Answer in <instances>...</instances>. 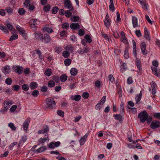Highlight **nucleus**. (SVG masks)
<instances>
[{
  "instance_id": "obj_1",
  "label": "nucleus",
  "mask_w": 160,
  "mask_h": 160,
  "mask_svg": "<svg viewBox=\"0 0 160 160\" xmlns=\"http://www.w3.org/2000/svg\"><path fill=\"white\" fill-rule=\"evenodd\" d=\"M148 117V114L146 111H142L139 113L138 115V118L142 123L144 122Z\"/></svg>"
},
{
  "instance_id": "obj_2",
  "label": "nucleus",
  "mask_w": 160,
  "mask_h": 160,
  "mask_svg": "<svg viewBox=\"0 0 160 160\" xmlns=\"http://www.w3.org/2000/svg\"><path fill=\"white\" fill-rule=\"evenodd\" d=\"M46 103L48 107L50 109H52L55 107L56 103L52 98H48L46 100Z\"/></svg>"
},
{
  "instance_id": "obj_3",
  "label": "nucleus",
  "mask_w": 160,
  "mask_h": 160,
  "mask_svg": "<svg viewBox=\"0 0 160 160\" xmlns=\"http://www.w3.org/2000/svg\"><path fill=\"white\" fill-rule=\"evenodd\" d=\"M64 5L65 7L69 9L71 11H72L74 9L70 0H64Z\"/></svg>"
},
{
  "instance_id": "obj_4",
  "label": "nucleus",
  "mask_w": 160,
  "mask_h": 160,
  "mask_svg": "<svg viewBox=\"0 0 160 160\" xmlns=\"http://www.w3.org/2000/svg\"><path fill=\"white\" fill-rule=\"evenodd\" d=\"M160 127V122L157 120H154L151 122L150 128L152 129H155Z\"/></svg>"
},
{
  "instance_id": "obj_5",
  "label": "nucleus",
  "mask_w": 160,
  "mask_h": 160,
  "mask_svg": "<svg viewBox=\"0 0 160 160\" xmlns=\"http://www.w3.org/2000/svg\"><path fill=\"white\" fill-rule=\"evenodd\" d=\"M37 19H32L30 20L29 22V24L31 28L33 31H35L36 28V22Z\"/></svg>"
},
{
  "instance_id": "obj_6",
  "label": "nucleus",
  "mask_w": 160,
  "mask_h": 160,
  "mask_svg": "<svg viewBox=\"0 0 160 160\" xmlns=\"http://www.w3.org/2000/svg\"><path fill=\"white\" fill-rule=\"evenodd\" d=\"M111 23V20L109 18V16L108 13L106 15L104 20V24L106 27L109 28Z\"/></svg>"
},
{
  "instance_id": "obj_7",
  "label": "nucleus",
  "mask_w": 160,
  "mask_h": 160,
  "mask_svg": "<svg viewBox=\"0 0 160 160\" xmlns=\"http://www.w3.org/2000/svg\"><path fill=\"white\" fill-rule=\"evenodd\" d=\"M140 48L142 54L143 55L147 54V51L146 49V45L145 42H143L141 43Z\"/></svg>"
},
{
  "instance_id": "obj_8",
  "label": "nucleus",
  "mask_w": 160,
  "mask_h": 160,
  "mask_svg": "<svg viewBox=\"0 0 160 160\" xmlns=\"http://www.w3.org/2000/svg\"><path fill=\"white\" fill-rule=\"evenodd\" d=\"M60 144V142L59 141L56 142L55 143L51 142L48 145V147L49 148L53 149L55 147L56 148L59 146Z\"/></svg>"
},
{
  "instance_id": "obj_9",
  "label": "nucleus",
  "mask_w": 160,
  "mask_h": 160,
  "mask_svg": "<svg viewBox=\"0 0 160 160\" xmlns=\"http://www.w3.org/2000/svg\"><path fill=\"white\" fill-rule=\"evenodd\" d=\"M152 70L153 74L157 76H160V70L158 68L151 67Z\"/></svg>"
},
{
  "instance_id": "obj_10",
  "label": "nucleus",
  "mask_w": 160,
  "mask_h": 160,
  "mask_svg": "<svg viewBox=\"0 0 160 160\" xmlns=\"http://www.w3.org/2000/svg\"><path fill=\"white\" fill-rule=\"evenodd\" d=\"M34 36L38 40H43V34L40 32H37L34 33Z\"/></svg>"
},
{
  "instance_id": "obj_11",
  "label": "nucleus",
  "mask_w": 160,
  "mask_h": 160,
  "mask_svg": "<svg viewBox=\"0 0 160 160\" xmlns=\"http://www.w3.org/2000/svg\"><path fill=\"white\" fill-rule=\"evenodd\" d=\"M30 120V118H28L26 119L23 123L22 128L24 130H27L28 128Z\"/></svg>"
},
{
  "instance_id": "obj_12",
  "label": "nucleus",
  "mask_w": 160,
  "mask_h": 160,
  "mask_svg": "<svg viewBox=\"0 0 160 160\" xmlns=\"http://www.w3.org/2000/svg\"><path fill=\"white\" fill-rule=\"evenodd\" d=\"M14 71L18 74H21L22 73L23 68L22 67L17 66L14 68Z\"/></svg>"
},
{
  "instance_id": "obj_13",
  "label": "nucleus",
  "mask_w": 160,
  "mask_h": 160,
  "mask_svg": "<svg viewBox=\"0 0 160 160\" xmlns=\"http://www.w3.org/2000/svg\"><path fill=\"white\" fill-rule=\"evenodd\" d=\"M44 40V42L47 43L50 42L51 41V38L50 36L47 34H45L44 35V38H43Z\"/></svg>"
},
{
  "instance_id": "obj_14",
  "label": "nucleus",
  "mask_w": 160,
  "mask_h": 160,
  "mask_svg": "<svg viewBox=\"0 0 160 160\" xmlns=\"http://www.w3.org/2000/svg\"><path fill=\"white\" fill-rule=\"evenodd\" d=\"M89 48L87 47H86L83 49L81 48H80L78 50V52L81 54H82L84 53H87L89 52Z\"/></svg>"
},
{
  "instance_id": "obj_15",
  "label": "nucleus",
  "mask_w": 160,
  "mask_h": 160,
  "mask_svg": "<svg viewBox=\"0 0 160 160\" xmlns=\"http://www.w3.org/2000/svg\"><path fill=\"white\" fill-rule=\"evenodd\" d=\"M132 42L133 44V53L135 58H137V54L136 53V42L133 39L132 40Z\"/></svg>"
},
{
  "instance_id": "obj_16",
  "label": "nucleus",
  "mask_w": 160,
  "mask_h": 160,
  "mask_svg": "<svg viewBox=\"0 0 160 160\" xmlns=\"http://www.w3.org/2000/svg\"><path fill=\"white\" fill-rule=\"evenodd\" d=\"M13 103V101L12 100L8 99L4 101V105L5 106L8 107V108H9L10 105H11Z\"/></svg>"
},
{
  "instance_id": "obj_17",
  "label": "nucleus",
  "mask_w": 160,
  "mask_h": 160,
  "mask_svg": "<svg viewBox=\"0 0 160 160\" xmlns=\"http://www.w3.org/2000/svg\"><path fill=\"white\" fill-rule=\"evenodd\" d=\"M70 27L72 29H78L80 28V25L78 23H73L71 24Z\"/></svg>"
},
{
  "instance_id": "obj_18",
  "label": "nucleus",
  "mask_w": 160,
  "mask_h": 160,
  "mask_svg": "<svg viewBox=\"0 0 160 160\" xmlns=\"http://www.w3.org/2000/svg\"><path fill=\"white\" fill-rule=\"evenodd\" d=\"M2 71L5 74H8L10 71V67L8 65L5 66L3 68Z\"/></svg>"
},
{
  "instance_id": "obj_19",
  "label": "nucleus",
  "mask_w": 160,
  "mask_h": 160,
  "mask_svg": "<svg viewBox=\"0 0 160 160\" xmlns=\"http://www.w3.org/2000/svg\"><path fill=\"white\" fill-rule=\"evenodd\" d=\"M65 49L68 51L70 53H72L74 50V47L71 45H68L65 47Z\"/></svg>"
},
{
  "instance_id": "obj_20",
  "label": "nucleus",
  "mask_w": 160,
  "mask_h": 160,
  "mask_svg": "<svg viewBox=\"0 0 160 160\" xmlns=\"http://www.w3.org/2000/svg\"><path fill=\"white\" fill-rule=\"evenodd\" d=\"M144 38L146 40H150L149 33L146 27L144 28Z\"/></svg>"
},
{
  "instance_id": "obj_21",
  "label": "nucleus",
  "mask_w": 160,
  "mask_h": 160,
  "mask_svg": "<svg viewBox=\"0 0 160 160\" xmlns=\"http://www.w3.org/2000/svg\"><path fill=\"white\" fill-rule=\"evenodd\" d=\"M132 20L133 27L134 28L138 27L137 18L136 17H132Z\"/></svg>"
},
{
  "instance_id": "obj_22",
  "label": "nucleus",
  "mask_w": 160,
  "mask_h": 160,
  "mask_svg": "<svg viewBox=\"0 0 160 160\" xmlns=\"http://www.w3.org/2000/svg\"><path fill=\"white\" fill-rule=\"evenodd\" d=\"M88 134L86 133L84 136L82 137L79 140L80 144L81 145L84 144L86 142L87 138L88 136Z\"/></svg>"
},
{
  "instance_id": "obj_23",
  "label": "nucleus",
  "mask_w": 160,
  "mask_h": 160,
  "mask_svg": "<svg viewBox=\"0 0 160 160\" xmlns=\"http://www.w3.org/2000/svg\"><path fill=\"white\" fill-rule=\"evenodd\" d=\"M38 87V84L36 82H32L29 84V87L32 90L35 89Z\"/></svg>"
},
{
  "instance_id": "obj_24",
  "label": "nucleus",
  "mask_w": 160,
  "mask_h": 160,
  "mask_svg": "<svg viewBox=\"0 0 160 160\" xmlns=\"http://www.w3.org/2000/svg\"><path fill=\"white\" fill-rule=\"evenodd\" d=\"M81 98V96L79 95H77L74 96L72 95L71 97V99L72 100H74L77 102L79 101Z\"/></svg>"
},
{
  "instance_id": "obj_25",
  "label": "nucleus",
  "mask_w": 160,
  "mask_h": 160,
  "mask_svg": "<svg viewBox=\"0 0 160 160\" xmlns=\"http://www.w3.org/2000/svg\"><path fill=\"white\" fill-rule=\"evenodd\" d=\"M48 136L46 137V138H40L38 141V145H40L41 143H44L47 140H48Z\"/></svg>"
},
{
  "instance_id": "obj_26",
  "label": "nucleus",
  "mask_w": 160,
  "mask_h": 160,
  "mask_svg": "<svg viewBox=\"0 0 160 160\" xmlns=\"http://www.w3.org/2000/svg\"><path fill=\"white\" fill-rule=\"evenodd\" d=\"M78 73L77 70L74 68H72L70 70V73L72 76H76Z\"/></svg>"
},
{
  "instance_id": "obj_27",
  "label": "nucleus",
  "mask_w": 160,
  "mask_h": 160,
  "mask_svg": "<svg viewBox=\"0 0 160 160\" xmlns=\"http://www.w3.org/2000/svg\"><path fill=\"white\" fill-rule=\"evenodd\" d=\"M120 68V70L123 73L124 72L127 68L126 64L123 63L121 65Z\"/></svg>"
},
{
  "instance_id": "obj_28",
  "label": "nucleus",
  "mask_w": 160,
  "mask_h": 160,
  "mask_svg": "<svg viewBox=\"0 0 160 160\" xmlns=\"http://www.w3.org/2000/svg\"><path fill=\"white\" fill-rule=\"evenodd\" d=\"M43 30L44 32H46L48 33H52L53 32V30L51 28L47 26L43 28Z\"/></svg>"
},
{
  "instance_id": "obj_29",
  "label": "nucleus",
  "mask_w": 160,
  "mask_h": 160,
  "mask_svg": "<svg viewBox=\"0 0 160 160\" xmlns=\"http://www.w3.org/2000/svg\"><path fill=\"white\" fill-rule=\"evenodd\" d=\"M60 79L61 82H65L67 79V76L66 74H63L61 76Z\"/></svg>"
},
{
  "instance_id": "obj_30",
  "label": "nucleus",
  "mask_w": 160,
  "mask_h": 160,
  "mask_svg": "<svg viewBox=\"0 0 160 160\" xmlns=\"http://www.w3.org/2000/svg\"><path fill=\"white\" fill-rule=\"evenodd\" d=\"M7 27L10 31L12 32L13 31H14V28L13 27L12 25L9 23H8L7 24Z\"/></svg>"
},
{
  "instance_id": "obj_31",
  "label": "nucleus",
  "mask_w": 160,
  "mask_h": 160,
  "mask_svg": "<svg viewBox=\"0 0 160 160\" xmlns=\"http://www.w3.org/2000/svg\"><path fill=\"white\" fill-rule=\"evenodd\" d=\"M52 72L51 69L47 68L46 69L45 72V74L47 76L49 77L52 74Z\"/></svg>"
},
{
  "instance_id": "obj_32",
  "label": "nucleus",
  "mask_w": 160,
  "mask_h": 160,
  "mask_svg": "<svg viewBox=\"0 0 160 160\" xmlns=\"http://www.w3.org/2000/svg\"><path fill=\"white\" fill-rule=\"evenodd\" d=\"M62 56L65 58H68L70 55V52L66 50L64 51L62 53Z\"/></svg>"
},
{
  "instance_id": "obj_33",
  "label": "nucleus",
  "mask_w": 160,
  "mask_h": 160,
  "mask_svg": "<svg viewBox=\"0 0 160 160\" xmlns=\"http://www.w3.org/2000/svg\"><path fill=\"white\" fill-rule=\"evenodd\" d=\"M71 19L72 21L76 22L79 20V18L77 16H71Z\"/></svg>"
},
{
  "instance_id": "obj_34",
  "label": "nucleus",
  "mask_w": 160,
  "mask_h": 160,
  "mask_svg": "<svg viewBox=\"0 0 160 160\" xmlns=\"http://www.w3.org/2000/svg\"><path fill=\"white\" fill-rule=\"evenodd\" d=\"M48 128L47 127L46 128H45L42 130L38 131V134L45 133L48 131Z\"/></svg>"
},
{
  "instance_id": "obj_35",
  "label": "nucleus",
  "mask_w": 160,
  "mask_h": 160,
  "mask_svg": "<svg viewBox=\"0 0 160 160\" xmlns=\"http://www.w3.org/2000/svg\"><path fill=\"white\" fill-rule=\"evenodd\" d=\"M62 50V48L61 47H56L54 49L55 52L57 53H59Z\"/></svg>"
},
{
  "instance_id": "obj_36",
  "label": "nucleus",
  "mask_w": 160,
  "mask_h": 160,
  "mask_svg": "<svg viewBox=\"0 0 160 160\" xmlns=\"http://www.w3.org/2000/svg\"><path fill=\"white\" fill-rule=\"evenodd\" d=\"M18 38V35L17 34H13L10 38L9 41L10 42H12L14 40H16Z\"/></svg>"
},
{
  "instance_id": "obj_37",
  "label": "nucleus",
  "mask_w": 160,
  "mask_h": 160,
  "mask_svg": "<svg viewBox=\"0 0 160 160\" xmlns=\"http://www.w3.org/2000/svg\"><path fill=\"white\" fill-rule=\"evenodd\" d=\"M71 62V60L70 59H66L64 60V63L65 65L68 66L69 65Z\"/></svg>"
},
{
  "instance_id": "obj_38",
  "label": "nucleus",
  "mask_w": 160,
  "mask_h": 160,
  "mask_svg": "<svg viewBox=\"0 0 160 160\" xmlns=\"http://www.w3.org/2000/svg\"><path fill=\"white\" fill-rule=\"evenodd\" d=\"M8 107H7L4 106V107L2 108L0 110V112L2 114H4L8 110Z\"/></svg>"
},
{
  "instance_id": "obj_39",
  "label": "nucleus",
  "mask_w": 160,
  "mask_h": 160,
  "mask_svg": "<svg viewBox=\"0 0 160 160\" xmlns=\"http://www.w3.org/2000/svg\"><path fill=\"white\" fill-rule=\"evenodd\" d=\"M124 103L122 102H121L120 103V112L121 113H123L124 112Z\"/></svg>"
},
{
  "instance_id": "obj_40",
  "label": "nucleus",
  "mask_w": 160,
  "mask_h": 160,
  "mask_svg": "<svg viewBox=\"0 0 160 160\" xmlns=\"http://www.w3.org/2000/svg\"><path fill=\"white\" fill-rule=\"evenodd\" d=\"M85 38L86 40V41L88 43H90L92 41L90 37L88 35H86L85 36Z\"/></svg>"
},
{
  "instance_id": "obj_41",
  "label": "nucleus",
  "mask_w": 160,
  "mask_h": 160,
  "mask_svg": "<svg viewBox=\"0 0 160 160\" xmlns=\"http://www.w3.org/2000/svg\"><path fill=\"white\" fill-rule=\"evenodd\" d=\"M138 70L137 72H138V74L139 75H141L142 74V65H139L137 66Z\"/></svg>"
},
{
  "instance_id": "obj_42",
  "label": "nucleus",
  "mask_w": 160,
  "mask_h": 160,
  "mask_svg": "<svg viewBox=\"0 0 160 160\" xmlns=\"http://www.w3.org/2000/svg\"><path fill=\"white\" fill-rule=\"evenodd\" d=\"M71 11L70 10H67L65 11L64 14L67 17L69 18L71 16L72 13Z\"/></svg>"
},
{
  "instance_id": "obj_43",
  "label": "nucleus",
  "mask_w": 160,
  "mask_h": 160,
  "mask_svg": "<svg viewBox=\"0 0 160 160\" xmlns=\"http://www.w3.org/2000/svg\"><path fill=\"white\" fill-rule=\"evenodd\" d=\"M113 117L115 119L120 121L122 119V116L120 115L116 114L113 115Z\"/></svg>"
},
{
  "instance_id": "obj_44",
  "label": "nucleus",
  "mask_w": 160,
  "mask_h": 160,
  "mask_svg": "<svg viewBox=\"0 0 160 160\" xmlns=\"http://www.w3.org/2000/svg\"><path fill=\"white\" fill-rule=\"evenodd\" d=\"M48 86L50 88H52L55 86V82L53 81H49L48 84Z\"/></svg>"
},
{
  "instance_id": "obj_45",
  "label": "nucleus",
  "mask_w": 160,
  "mask_h": 160,
  "mask_svg": "<svg viewBox=\"0 0 160 160\" xmlns=\"http://www.w3.org/2000/svg\"><path fill=\"white\" fill-rule=\"evenodd\" d=\"M142 97L141 96H139L137 94L135 97V100L136 101V103L138 104H140L139 102L141 99Z\"/></svg>"
},
{
  "instance_id": "obj_46",
  "label": "nucleus",
  "mask_w": 160,
  "mask_h": 160,
  "mask_svg": "<svg viewBox=\"0 0 160 160\" xmlns=\"http://www.w3.org/2000/svg\"><path fill=\"white\" fill-rule=\"evenodd\" d=\"M25 12V10L22 8H20L18 9V13L21 15H24Z\"/></svg>"
},
{
  "instance_id": "obj_47",
  "label": "nucleus",
  "mask_w": 160,
  "mask_h": 160,
  "mask_svg": "<svg viewBox=\"0 0 160 160\" xmlns=\"http://www.w3.org/2000/svg\"><path fill=\"white\" fill-rule=\"evenodd\" d=\"M22 89L23 90L25 91H27L29 89V86L28 85L26 84H23L22 86Z\"/></svg>"
},
{
  "instance_id": "obj_48",
  "label": "nucleus",
  "mask_w": 160,
  "mask_h": 160,
  "mask_svg": "<svg viewBox=\"0 0 160 160\" xmlns=\"http://www.w3.org/2000/svg\"><path fill=\"white\" fill-rule=\"evenodd\" d=\"M128 48H126L125 51H124V57L126 58H129V53H128Z\"/></svg>"
},
{
  "instance_id": "obj_49",
  "label": "nucleus",
  "mask_w": 160,
  "mask_h": 160,
  "mask_svg": "<svg viewBox=\"0 0 160 160\" xmlns=\"http://www.w3.org/2000/svg\"><path fill=\"white\" fill-rule=\"evenodd\" d=\"M8 126L12 131H15L16 130V127L14 126V124L12 122L9 123L8 124Z\"/></svg>"
},
{
  "instance_id": "obj_50",
  "label": "nucleus",
  "mask_w": 160,
  "mask_h": 160,
  "mask_svg": "<svg viewBox=\"0 0 160 160\" xmlns=\"http://www.w3.org/2000/svg\"><path fill=\"white\" fill-rule=\"evenodd\" d=\"M16 28L18 30V31L19 32L20 34L22 33V32H24L25 31L23 28L21 27L20 26L18 25H17L16 27Z\"/></svg>"
},
{
  "instance_id": "obj_51",
  "label": "nucleus",
  "mask_w": 160,
  "mask_h": 160,
  "mask_svg": "<svg viewBox=\"0 0 160 160\" xmlns=\"http://www.w3.org/2000/svg\"><path fill=\"white\" fill-rule=\"evenodd\" d=\"M46 148L45 146H43L37 150V151L38 152H43L45 150H46Z\"/></svg>"
},
{
  "instance_id": "obj_52",
  "label": "nucleus",
  "mask_w": 160,
  "mask_h": 160,
  "mask_svg": "<svg viewBox=\"0 0 160 160\" xmlns=\"http://www.w3.org/2000/svg\"><path fill=\"white\" fill-rule=\"evenodd\" d=\"M38 94L39 92L37 90H33L32 93V95L34 97H37Z\"/></svg>"
},
{
  "instance_id": "obj_53",
  "label": "nucleus",
  "mask_w": 160,
  "mask_h": 160,
  "mask_svg": "<svg viewBox=\"0 0 160 160\" xmlns=\"http://www.w3.org/2000/svg\"><path fill=\"white\" fill-rule=\"evenodd\" d=\"M58 10L59 9L57 7H54L52 10V12L54 14H55L58 12Z\"/></svg>"
},
{
  "instance_id": "obj_54",
  "label": "nucleus",
  "mask_w": 160,
  "mask_h": 160,
  "mask_svg": "<svg viewBox=\"0 0 160 160\" xmlns=\"http://www.w3.org/2000/svg\"><path fill=\"white\" fill-rule=\"evenodd\" d=\"M140 3L142 6L143 8H145L146 10L148 9L147 5L146 3L140 1Z\"/></svg>"
},
{
  "instance_id": "obj_55",
  "label": "nucleus",
  "mask_w": 160,
  "mask_h": 160,
  "mask_svg": "<svg viewBox=\"0 0 160 160\" xmlns=\"http://www.w3.org/2000/svg\"><path fill=\"white\" fill-rule=\"evenodd\" d=\"M5 83L8 85H11L12 83V80L11 78H7L5 80Z\"/></svg>"
},
{
  "instance_id": "obj_56",
  "label": "nucleus",
  "mask_w": 160,
  "mask_h": 160,
  "mask_svg": "<svg viewBox=\"0 0 160 160\" xmlns=\"http://www.w3.org/2000/svg\"><path fill=\"white\" fill-rule=\"evenodd\" d=\"M17 106L16 105H12L10 108V111L11 112H14L17 108Z\"/></svg>"
},
{
  "instance_id": "obj_57",
  "label": "nucleus",
  "mask_w": 160,
  "mask_h": 160,
  "mask_svg": "<svg viewBox=\"0 0 160 160\" xmlns=\"http://www.w3.org/2000/svg\"><path fill=\"white\" fill-rule=\"evenodd\" d=\"M57 113L58 115L62 117H64V113L62 110H58L57 112Z\"/></svg>"
},
{
  "instance_id": "obj_58",
  "label": "nucleus",
  "mask_w": 160,
  "mask_h": 160,
  "mask_svg": "<svg viewBox=\"0 0 160 160\" xmlns=\"http://www.w3.org/2000/svg\"><path fill=\"white\" fill-rule=\"evenodd\" d=\"M69 27V24L67 22L64 23L62 25V28L63 29H66Z\"/></svg>"
},
{
  "instance_id": "obj_59",
  "label": "nucleus",
  "mask_w": 160,
  "mask_h": 160,
  "mask_svg": "<svg viewBox=\"0 0 160 160\" xmlns=\"http://www.w3.org/2000/svg\"><path fill=\"white\" fill-rule=\"evenodd\" d=\"M102 36L106 40H108L109 42L111 40V39L108 37L107 34L102 33Z\"/></svg>"
},
{
  "instance_id": "obj_60",
  "label": "nucleus",
  "mask_w": 160,
  "mask_h": 160,
  "mask_svg": "<svg viewBox=\"0 0 160 160\" xmlns=\"http://www.w3.org/2000/svg\"><path fill=\"white\" fill-rule=\"evenodd\" d=\"M152 64L153 65L152 67L158 68V61L157 60L153 61L152 62Z\"/></svg>"
},
{
  "instance_id": "obj_61",
  "label": "nucleus",
  "mask_w": 160,
  "mask_h": 160,
  "mask_svg": "<svg viewBox=\"0 0 160 160\" xmlns=\"http://www.w3.org/2000/svg\"><path fill=\"white\" fill-rule=\"evenodd\" d=\"M135 33L137 36L138 37H139L142 36L141 33L139 30H136L135 31Z\"/></svg>"
},
{
  "instance_id": "obj_62",
  "label": "nucleus",
  "mask_w": 160,
  "mask_h": 160,
  "mask_svg": "<svg viewBox=\"0 0 160 160\" xmlns=\"http://www.w3.org/2000/svg\"><path fill=\"white\" fill-rule=\"evenodd\" d=\"M17 144V142H15L12 143L9 146V149L10 150L12 149L14 146L16 145Z\"/></svg>"
},
{
  "instance_id": "obj_63",
  "label": "nucleus",
  "mask_w": 160,
  "mask_h": 160,
  "mask_svg": "<svg viewBox=\"0 0 160 160\" xmlns=\"http://www.w3.org/2000/svg\"><path fill=\"white\" fill-rule=\"evenodd\" d=\"M78 33L80 36H82L84 35L85 32L83 29H80L79 30Z\"/></svg>"
},
{
  "instance_id": "obj_64",
  "label": "nucleus",
  "mask_w": 160,
  "mask_h": 160,
  "mask_svg": "<svg viewBox=\"0 0 160 160\" xmlns=\"http://www.w3.org/2000/svg\"><path fill=\"white\" fill-rule=\"evenodd\" d=\"M89 96V94L87 92H84L83 93L82 96L85 99L87 98Z\"/></svg>"
}]
</instances>
